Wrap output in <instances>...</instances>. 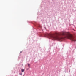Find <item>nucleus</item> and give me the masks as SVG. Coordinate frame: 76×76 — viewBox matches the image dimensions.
<instances>
[{
  "instance_id": "obj_1",
  "label": "nucleus",
  "mask_w": 76,
  "mask_h": 76,
  "mask_svg": "<svg viewBox=\"0 0 76 76\" xmlns=\"http://www.w3.org/2000/svg\"><path fill=\"white\" fill-rule=\"evenodd\" d=\"M59 34L61 35H63V36H64L65 38H67V39H70L71 41H75V39L74 37H73L72 34H69V33L62 32L60 33Z\"/></svg>"
},
{
  "instance_id": "obj_2",
  "label": "nucleus",
  "mask_w": 76,
  "mask_h": 76,
  "mask_svg": "<svg viewBox=\"0 0 76 76\" xmlns=\"http://www.w3.org/2000/svg\"><path fill=\"white\" fill-rule=\"evenodd\" d=\"M46 36L48 35L49 38H50V39H53L54 40H59L60 41H62L63 40V38L62 37H58L57 35H56L55 34H45Z\"/></svg>"
},
{
  "instance_id": "obj_3",
  "label": "nucleus",
  "mask_w": 76,
  "mask_h": 76,
  "mask_svg": "<svg viewBox=\"0 0 76 76\" xmlns=\"http://www.w3.org/2000/svg\"><path fill=\"white\" fill-rule=\"evenodd\" d=\"M24 71H25V69H21L22 72H24Z\"/></svg>"
},
{
  "instance_id": "obj_4",
  "label": "nucleus",
  "mask_w": 76,
  "mask_h": 76,
  "mask_svg": "<svg viewBox=\"0 0 76 76\" xmlns=\"http://www.w3.org/2000/svg\"><path fill=\"white\" fill-rule=\"evenodd\" d=\"M29 67H30V66H31V65H30V64H29V63H28L27 64Z\"/></svg>"
},
{
  "instance_id": "obj_5",
  "label": "nucleus",
  "mask_w": 76,
  "mask_h": 76,
  "mask_svg": "<svg viewBox=\"0 0 76 76\" xmlns=\"http://www.w3.org/2000/svg\"><path fill=\"white\" fill-rule=\"evenodd\" d=\"M22 75V73H21L20 74V75Z\"/></svg>"
},
{
  "instance_id": "obj_6",
  "label": "nucleus",
  "mask_w": 76,
  "mask_h": 76,
  "mask_svg": "<svg viewBox=\"0 0 76 76\" xmlns=\"http://www.w3.org/2000/svg\"><path fill=\"white\" fill-rule=\"evenodd\" d=\"M27 70H29V69H27Z\"/></svg>"
},
{
  "instance_id": "obj_7",
  "label": "nucleus",
  "mask_w": 76,
  "mask_h": 76,
  "mask_svg": "<svg viewBox=\"0 0 76 76\" xmlns=\"http://www.w3.org/2000/svg\"><path fill=\"white\" fill-rule=\"evenodd\" d=\"M56 35H57V33H56Z\"/></svg>"
},
{
  "instance_id": "obj_8",
  "label": "nucleus",
  "mask_w": 76,
  "mask_h": 76,
  "mask_svg": "<svg viewBox=\"0 0 76 76\" xmlns=\"http://www.w3.org/2000/svg\"><path fill=\"white\" fill-rule=\"evenodd\" d=\"M20 53H22V52H21Z\"/></svg>"
},
{
  "instance_id": "obj_9",
  "label": "nucleus",
  "mask_w": 76,
  "mask_h": 76,
  "mask_svg": "<svg viewBox=\"0 0 76 76\" xmlns=\"http://www.w3.org/2000/svg\"><path fill=\"white\" fill-rule=\"evenodd\" d=\"M22 65L23 66V65Z\"/></svg>"
}]
</instances>
